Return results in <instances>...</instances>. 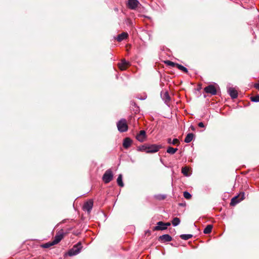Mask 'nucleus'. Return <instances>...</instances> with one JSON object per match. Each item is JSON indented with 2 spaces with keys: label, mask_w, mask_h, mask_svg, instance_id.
Instances as JSON below:
<instances>
[{
  "label": "nucleus",
  "mask_w": 259,
  "mask_h": 259,
  "mask_svg": "<svg viewBox=\"0 0 259 259\" xmlns=\"http://www.w3.org/2000/svg\"><path fill=\"white\" fill-rule=\"evenodd\" d=\"M159 148L160 147L155 145H149L145 144L138 147V150L140 151H144L147 153H152L157 152Z\"/></svg>",
  "instance_id": "f257e3e1"
},
{
  "label": "nucleus",
  "mask_w": 259,
  "mask_h": 259,
  "mask_svg": "<svg viewBox=\"0 0 259 259\" xmlns=\"http://www.w3.org/2000/svg\"><path fill=\"white\" fill-rule=\"evenodd\" d=\"M116 124L118 130L121 133L126 132L128 130V125L125 119H121L117 122Z\"/></svg>",
  "instance_id": "f03ea898"
},
{
  "label": "nucleus",
  "mask_w": 259,
  "mask_h": 259,
  "mask_svg": "<svg viewBox=\"0 0 259 259\" xmlns=\"http://www.w3.org/2000/svg\"><path fill=\"white\" fill-rule=\"evenodd\" d=\"M113 174L112 170L110 169L107 170L104 174L102 180L105 183H109L110 181L113 180Z\"/></svg>",
  "instance_id": "7ed1b4c3"
},
{
  "label": "nucleus",
  "mask_w": 259,
  "mask_h": 259,
  "mask_svg": "<svg viewBox=\"0 0 259 259\" xmlns=\"http://www.w3.org/2000/svg\"><path fill=\"white\" fill-rule=\"evenodd\" d=\"M82 248L81 242H78L76 244L74 245L73 247L70 249L68 254L69 256H72L78 254Z\"/></svg>",
  "instance_id": "20e7f679"
},
{
  "label": "nucleus",
  "mask_w": 259,
  "mask_h": 259,
  "mask_svg": "<svg viewBox=\"0 0 259 259\" xmlns=\"http://www.w3.org/2000/svg\"><path fill=\"white\" fill-rule=\"evenodd\" d=\"M244 193H241L239 195L235 196L231 199L230 203L231 205L234 206L241 200L244 199Z\"/></svg>",
  "instance_id": "39448f33"
},
{
  "label": "nucleus",
  "mask_w": 259,
  "mask_h": 259,
  "mask_svg": "<svg viewBox=\"0 0 259 259\" xmlns=\"http://www.w3.org/2000/svg\"><path fill=\"white\" fill-rule=\"evenodd\" d=\"M93 200L90 199L85 202L82 207L84 211H87L88 213H90L93 206Z\"/></svg>",
  "instance_id": "423d86ee"
},
{
  "label": "nucleus",
  "mask_w": 259,
  "mask_h": 259,
  "mask_svg": "<svg viewBox=\"0 0 259 259\" xmlns=\"http://www.w3.org/2000/svg\"><path fill=\"white\" fill-rule=\"evenodd\" d=\"M118 66L120 70H125L130 66V63L125 59H122L121 62L118 64Z\"/></svg>",
  "instance_id": "0eeeda50"
},
{
  "label": "nucleus",
  "mask_w": 259,
  "mask_h": 259,
  "mask_svg": "<svg viewBox=\"0 0 259 259\" xmlns=\"http://www.w3.org/2000/svg\"><path fill=\"white\" fill-rule=\"evenodd\" d=\"M204 91L212 95H214L217 94L216 89L213 85H209L205 87L204 88Z\"/></svg>",
  "instance_id": "6e6552de"
},
{
  "label": "nucleus",
  "mask_w": 259,
  "mask_h": 259,
  "mask_svg": "<svg viewBox=\"0 0 259 259\" xmlns=\"http://www.w3.org/2000/svg\"><path fill=\"white\" fill-rule=\"evenodd\" d=\"M139 4L138 0H128V7L131 9H135Z\"/></svg>",
  "instance_id": "1a4fd4ad"
},
{
  "label": "nucleus",
  "mask_w": 259,
  "mask_h": 259,
  "mask_svg": "<svg viewBox=\"0 0 259 259\" xmlns=\"http://www.w3.org/2000/svg\"><path fill=\"white\" fill-rule=\"evenodd\" d=\"M228 93L232 99H235L238 97L237 91L232 87H228Z\"/></svg>",
  "instance_id": "9d476101"
},
{
  "label": "nucleus",
  "mask_w": 259,
  "mask_h": 259,
  "mask_svg": "<svg viewBox=\"0 0 259 259\" xmlns=\"http://www.w3.org/2000/svg\"><path fill=\"white\" fill-rule=\"evenodd\" d=\"M136 139L140 142H143L146 139V132L144 130L140 131L137 134Z\"/></svg>",
  "instance_id": "9b49d317"
},
{
  "label": "nucleus",
  "mask_w": 259,
  "mask_h": 259,
  "mask_svg": "<svg viewBox=\"0 0 259 259\" xmlns=\"http://www.w3.org/2000/svg\"><path fill=\"white\" fill-rule=\"evenodd\" d=\"M163 100H164V102L166 104V105L168 107H169L170 106V97L169 95L167 92H165L164 93Z\"/></svg>",
  "instance_id": "f8f14e48"
},
{
  "label": "nucleus",
  "mask_w": 259,
  "mask_h": 259,
  "mask_svg": "<svg viewBox=\"0 0 259 259\" xmlns=\"http://www.w3.org/2000/svg\"><path fill=\"white\" fill-rule=\"evenodd\" d=\"M63 237H64V235L63 233L57 234L55 236V237L53 241L54 244L55 245L58 244L63 238Z\"/></svg>",
  "instance_id": "ddd939ff"
},
{
  "label": "nucleus",
  "mask_w": 259,
  "mask_h": 259,
  "mask_svg": "<svg viewBox=\"0 0 259 259\" xmlns=\"http://www.w3.org/2000/svg\"><path fill=\"white\" fill-rule=\"evenodd\" d=\"M132 143V140L130 138H125L123 142V146L124 148L127 149L131 146Z\"/></svg>",
  "instance_id": "4468645a"
},
{
  "label": "nucleus",
  "mask_w": 259,
  "mask_h": 259,
  "mask_svg": "<svg viewBox=\"0 0 259 259\" xmlns=\"http://www.w3.org/2000/svg\"><path fill=\"white\" fill-rule=\"evenodd\" d=\"M128 37V34L127 32H123L121 34H119L117 37V40L119 42L126 39Z\"/></svg>",
  "instance_id": "2eb2a0df"
},
{
  "label": "nucleus",
  "mask_w": 259,
  "mask_h": 259,
  "mask_svg": "<svg viewBox=\"0 0 259 259\" xmlns=\"http://www.w3.org/2000/svg\"><path fill=\"white\" fill-rule=\"evenodd\" d=\"M193 137H194L193 134H192V133L188 134L186 136V137L185 139V140H184L185 142L187 143L191 142L192 141Z\"/></svg>",
  "instance_id": "dca6fc26"
},
{
  "label": "nucleus",
  "mask_w": 259,
  "mask_h": 259,
  "mask_svg": "<svg viewBox=\"0 0 259 259\" xmlns=\"http://www.w3.org/2000/svg\"><path fill=\"white\" fill-rule=\"evenodd\" d=\"M212 229V226L211 225H207L203 230L204 234H209L211 232Z\"/></svg>",
  "instance_id": "f3484780"
},
{
  "label": "nucleus",
  "mask_w": 259,
  "mask_h": 259,
  "mask_svg": "<svg viewBox=\"0 0 259 259\" xmlns=\"http://www.w3.org/2000/svg\"><path fill=\"white\" fill-rule=\"evenodd\" d=\"M122 175L120 174L118 178H117V183L118 184V185L120 186V187H123L124 186V184L122 182Z\"/></svg>",
  "instance_id": "a211bd4d"
},
{
  "label": "nucleus",
  "mask_w": 259,
  "mask_h": 259,
  "mask_svg": "<svg viewBox=\"0 0 259 259\" xmlns=\"http://www.w3.org/2000/svg\"><path fill=\"white\" fill-rule=\"evenodd\" d=\"M189 168L187 167H183L182 169V174L186 177L190 176V174L189 173Z\"/></svg>",
  "instance_id": "6ab92c4d"
},
{
  "label": "nucleus",
  "mask_w": 259,
  "mask_h": 259,
  "mask_svg": "<svg viewBox=\"0 0 259 259\" xmlns=\"http://www.w3.org/2000/svg\"><path fill=\"white\" fill-rule=\"evenodd\" d=\"M167 143L169 144L176 145L179 143V141L177 139H174L172 140L170 138L167 140Z\"/></svg>",
  "instance_id": "aec40b11"
},
{
  "label": "nucleus",
  "mask_w": 259,
  "mask_h": 259,
  "mask_svg": "<svg viewBox=\"0 0 259 259\" xmlns=\"http://www.w3.org/2000/svg\"><path fill=\"white\" fill-rule=\"evenodd\" d=\"M178 151L177 148H174L171 147H168L167 149V152L170 154H175Z\"/></svg>",
  "instance_id": "412c9836"
},
{
  "label": "nucleus",
  "mask_w": 259,
  "mask_h": 259,
  "mask_svg": "<svg viewBox=\"0 0 259 259\" xmlns=\"http://www.w3.org/2000/svg\"><path fill=\"white\" fill-rule=\"evenodd\" d=\"M172 240L171 237L168 234L163 235V242H169Z\"/></svg>",
  "instance_id": "4be33fe9"
},
{
  "label": "nucleus",
  "mask_w": 259,
  "mask_h": 259,
  "mask_svg": "<svg viewBox=\"0 0 259 259\" xmlns=\"http://www.w3.org/2000/svg\"><path fill=\"white\" fill-rule=\"evenodd\" d=\"M158 226L152 228L153 231L162 230V221H160L157 223Z\"/></svg>",
  "instance_id": "5701e85b"
},
{
  "label": "nucleus",
  "mask_w": 259,
  "mask_h": 259,
  "mask_svg": "<svg viewBox=\"0 0 259 259\" xmlns=\"http://www.w3.org/2000/svg\"><path fill=\"white\" fill-rule=\"evenodd\" d=\"M176 67H177L180 70H182L185 73L188 72V69L184 66H182V65L177 64Z\"/></svg>",
  "instance_id": "b1692460"
},
{
  "label": "nucleus",
  "mask_w": 259,
  "mask_h": 259,
  "mask_svg": "<svg viewBox=\"0 0 259 259\" xmlns=\"http://www.w3.org/2000/svg\"><path fill=\"white\" fill-rule=\"evenodd\" d=\"M55 245L53 241L49 242L43 244L41 245V247L45 248H48L50 247L51 246Z\"/></svg>",
  "instance_id": "393cba45"
},
{
  "label": "nucleus",
  "mask_w": 259,
  "mask_h": 259,
  "mask_svg": "<svg viewBox=\"0 0 259 259\" xmlns=\"http://www.w3.org/2000/svg\"><path fill=\"white\" fill-rule=\"evenodd\" d=\"M180 223V220L178 218H175L172 221V224L174 226H178Z\"/></svg>",
  "instance_id": "a878e982"
},
{
  "label": "nucleus",
  "mask_w": 259,
  "mask_h": 259,
  "mask_svg": "<svg viewBox=\"0 0 259 259\" xmlns=\"http://www.w3.org/2000/svg\"><path fill=\"white\" fill-rule=\"evenodd\" d=\"M180 237L184 240H187L192 237L191 234H182L180 236Z\"/></svg>",
  "instance_id": "bb28decb"
},
{
  "label": "nucleus",
  "mask_w": 259,
  "mask_h": 259,
  "mask_svg": "<svg viewBox=\"0 0 259 259\" xmlns=\"http://www.w3.org/2000/svg\"><path fill=\"white\" fill-rule=\"evenodd\" d=\"M163 62L165 64H166V65H167L168 66H171L172 67H176V64H177V63H175L173 62H171V61H168V60L164 61Z\"/></svg>",
  "instance_id": "cd10ccee"
},
{
  "label": "nucleus",
  "mask_w": 259,
  "mask_h": 259,
  "mask_svg": "<svg viewBox=\"0 0 259 259\" xmlns=\"http://www.w3.org/2000/svg\"><path fill=\"white\" fill-rule=\"evenodd\" d=\"M183 195L184 197L187 199H190L192 197L191 194L187 191L184 192Z\"/></svg>",
  "instance_id": "c85d7f7f"
},
{
  "label": "nucleus",
  "mask_w": 259,
  "mask_h": 259,
  "mask_svg": "<svg viewBox=\"0 0 259 259\" xmlns=\"http://www.w3.org/2000/svg\"><path fill=\"white\" fill-rule=\"evenodd\" d=\"M251 101L254 102H259V95L251 97Z\"/></svg>",
  "instance_id": "c756f323"
},
{
  "label": "nucleus",
  "mask_w": 259,
  "mask_h": 259,
  "mask_svg": "<svg viewBox=\"0 0 259 259\" xmlns=\"http://www.w3.org/2000/svg\"><path fill=\"white\" fill-rule=\"evenodd\" d=\"M169 223H163V230L167 229V227L170 226Z\"/></svg>",
  "instance_id": "7c9ffc66"
},
{
  "label": "nucleus",
  "mask_w": 259,
  "mask_h": 259,
  "mask_svg": "<svg viewBox=\"0 0 259 259\" xmlns=\"http://www.w3.org/2000/svg\"><path fill=\"white\" fill-rule=\"evenodd\" d=\"M198 126L200 127H204V125L203 124V122H200L198 123Z\"/></svg>",
  "instance_id": "2f4dec72"
},
{
  "label": "nucleus",
  "mask_w": 259,
  "mask_h": 259,
  "mask_svg": "<svg viewBox=\"0 0 259 259\" xmlns=\"http://www.w3.org/2000/svg\"><path fill=\"white\" fill-rule=\"evenodd\" d=\"M254 87L259 91V83H255Z\"/></svg>",
  "instance_id": "473e14b6"
},
{
  "label": "nucleus",
  "mask_w": 259,
  "mask_h": 259,
  "mask_svg": "<svg viewBox=\"0 0 259 259\" xmlns=\"http://www.w3.org/2000/svg\"><path fill=\"white\" fill-rule=\"evenodd\" d=\"M159 240H162V236H161L159 237Z\"/></svg>",
  "instance_id": "72a5a7b5"
},
{
  "label": "nucleus",
  "mask_w": 259,
  "mask_h": 259,
  "mask_svg": "<svg viewBox=\"0 0 259 259\" xmlns=\"http://www.w3.org/2000/svg\"><path fill=\"white\" fill-rule=\"evenodd\" d=\"M146 234L147 233V234H150V232H149V231H147V232H146Z\"/></svg>",
  "instance_id": "f704fd0d"
},
{
  "label": "nucleus",
  "mask_w": 259,
  "mask_h": 259,
  "mask_svg": "<svg viewBox=\"0 0 259 259\" xmlns=\"http://www.w3.org/2000/svg\"><path fill=\"white\" fill-rule=\"evenodd\" d=\"M165 198V197L164 196V195H163V197H162V198L163 199Z\"/></svg>",
  "instance_id": "c9c22d12"
},
{
  "label": "nucleus",
  "mask_w": 259,
  "mask_h": 259,
  "mask_svg": "<svg viewBox=\"0 0 259 259\" xmlns=\"http://www.w3.org/2000/svg\"><path fill=\"white\" fill-rule=\"evenodd\" d=\"M115 10V11H118L117 8H116Z\"/></svg>",
  "instance_id": "e433bc0d"
}]
</instances>
